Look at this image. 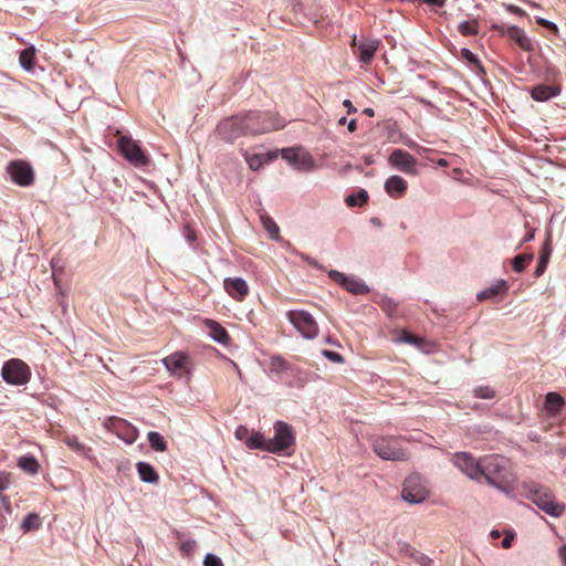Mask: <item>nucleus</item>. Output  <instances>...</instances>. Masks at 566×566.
Returning a JSON list of instances; mask_svg holds the SVG:
<instances>
[{"label":"nucleus","mask_w":566,"mask_h":566,"mask_svg":"<svg viewBox=\"0 0 566 566\" xmlns=\"http://www.w3.org/2000/svg\"><path fill=\"white\" fill-rule=\"evenodd\" d=\"M503 492H511L516 483L511 461L500 454L481 458V480Z\"/></svg>","instance_id":"f257e3e1"},{"label":"nucleus","mask_w":566,"mask_h":566,"mask_svg":"<svg viewBox=\"0 0 566 566\" xmlns=\"http://www.w3.org/2000/svg\"><path fill=\"white\" fill-rule=\"evenodd\" d=\"M522 489L525 497L545 513L554 517H559L564 513L565 505L556 501L555 495L548 488L535 482H524Z\"/></svg>","instance_id":"f03ea898"},{"label":"nucleus","mask_w":566,"mask_h":566,"mask_svg":"<svg viewBox=\"0 0 566 566\" xmlns=\"http://www.w3.org/2000/svg\"><path fill=\"white\" fill-rule=\"evenodd\" d=\"M273 438L269 439L268 452L291 455L296 442L293 427L285 421L277 420L273 424Z\"/></svg>","instance_id":"7ed1b4c3"},{"label":"nucleus","mask_w":566,"mask_h":566,"mask_svg":"<svg viewBox=\"0 0 566 566\" xmlns=\"http://www.w3.org/2000/svg\"><path fill=\"white\" fill-rule=\"evenodd\" d=\"M263 129L249 124L244 125L241 114H238L221 120L216 128V134L223 142L233 143L242 136H254L255 133Z\"/></svg>","instance_id":"20e7f679"},{"label":"nucleus","mask_w":566,"mask_h":566,"mask_svg":"<svg viewBox=\"0 0 566 566\" xmlns=\"http://www.w3.org/2000/svg\"><path fill=\"white\" fill-rule=\"evenodd\" d=\"M244 125L249 124L254 127L264 128L254 135L264 134L271 130L281 129L285 126V122L277 114L271 112L250 111L241 114Z\"/></svg>","instance_id":"39448f33"},{"label":"nucleus","mask_w":566,"mask_h":566,"mask_svg":"<svg viewBox=\"0 0 566 566\" xmlns=\"http://www.w3.org/2000/svg\"><path fill=\"white\" fill-rule=\"evenodd\" d=\"M374 452L384 460L405 461L407 452L400 446V440L395 437H377L373 441Z\"/></svg>","instance_id":"423d86ee"},{"label":"nucleus","mask_w":566,"mask_h":566,"mask_svg":"<svg viewBox=\"0 0 566 566\" xmlns=\"http://www.w3.org/2000/svg\"><path fill=\"white\" fill-rule=\"evenodd\" d=\"M1 376L6 382L14 386H21L29 382L31 378V369L23 360L19 358H11L3 364Z\"/></svg>","instance_id":"0eeeda50"},{"label":"nucleus","mask_w":566,"mask_h":566,"mask_svg":"<svg viewBox=\"0 0 566 566\" xmlns=\"http://www.w3.org/2000/svg\"><path fill=\"white\" fill-rule=\"evenodd\" d=\"M429 489L426 480L419 474H411L406 478L402 488V499L409 503H421L429 496Z\"/></svg>","instance_id":"6e6552de"},{"label":"nucleus","mask_w":566,"mask_h":566,"mask_svg":"<svg viewBox=\"0 0 566 566\" xmlns=\"http://www.w3.org/2000/svg\"><path fill=\"white\" fill-rule=\"evenodd\" d=\"M118 148L120 154L136 167H145L150 163V159L145 154L138 142L130 137L120 136L118 138Z\"/></svg>","instance_id":"1a4fd4ad"},{"label":"nucleus","mask_w":566,"mask_h":566,"mask_svg":"<svg viewBox=\"0 0 566 566\" xmlns=\"http://www.w3.org/2000/svg\"><path fill=\"white\" fill-rule=\"evenodd\" d=\"M286 317L305 338L313 339L317 337L318 325L308 312L289 311Z\"/></svg>","instance_id":"9d476101"},{"label":"nucleus","mask_w":566,"mask_h":566,"mask_svg":"<svg viewBox=\"0 0 566 566\" xmlns=\"http://www.w3.org/2000/svg\"><path fill=\"white\" fill-rule=\"evenodd\" d=\"M12 182L20 187H30L35 181V174L31 164L27 160H12L7 166Z\"/></svg>","instance_id":"9b49d317"},{"label":"nucleus","mask_w":566,"mask_h":566,"mask_svg":"<svg viewBox=\"0 0 566 566\" xmlns=\"http://www.w3.org/2000/svg\"><path fill=\"white\" fill-rule=\"evenodd\" d=\"M451 461L469 479L481 481V458L475 459L471 453L458 452Z\"/></svg>","instance_id":"f8f14e48"},{"label":"nucleus","mask_w":566,"mask_h":566,"mask_svg":"<svg viewBox=\"0 0 566 566\" xmlns=\"http://www.w3.org/2000/svg\"><path fill=\"white\" fill-rule=\"evenodd\" d=\"M107 427L112 430L119 439L130 444L136 441L138 437V430L128 421L112 417L107 421Z\"/></svg>","instance_id":"ddd939ff"},{"label":"nucleus","mask_w":566,"mask_h":566,"mask_svg":"<svg viewBox=\"0 0 566 566\" xmlns=\"http://www.w3.org/2000/svg\"><path fill=\"white\" fill-rule=\"evenodd\" d=\"M165 367L174 375H188L191 368V359L184 352H176L163 359Z\"/></svg>","instance_id":"4468645a"},{"label":"nucleus","mask_w":566,"mask_h":566,"mask_svg":"<svg viewBox=\"0 0 566 566\" xmlns=\"http://www.w3.org/2000/svg\"><path fill=\"white\" fill-rule=\"evenodd\" d=\"M379 41L370 39H361L357 41L356 36L352 40V48L358 60L363 64H370L376 51L378 50Z\"/></svg>","instance_id":"2eb2a0df"},{"label":"nucleus","mask_w":566,"mask_h":566,"mask_svg":"<svg viewBox=\"0 0 566 566\" xmlns=\"http://www.w3.org/2000/svg\"><path fill=\"white\" fill-rule=\"evenodd\" d=\"M389 164L408 175H417V160L403 149H395L388 159Z\"/></svg>","instance_id":"dca6fc26"},{"label":"nucleus","mask_w":566,"mask_h":566,"mask_svg":"<svg viewBox=\"0 0 566 566\" xmlns=\"http://www.w3.org/2000/svg\"><path fill=\"white\" fill-rule=\"evenodd\" d=\"M328 275L334 282L342 285L352 294H365L368 292V287L361 281L348 277L342 272L332 270Z\"/></svg>","instance_id":"f3484780"},{"label":"nucleus","mask_w":566,"mask_h":566,"mask_svg":"<svg viewBox=\"0 0 566 566\" xmlns=\"http://www.w3.org/2000/svg\"><path fill=\"white\" fill-rule=\"evenodd\" d=\"M226 292L235 301L242 302L249 294V285L241 277H227L223 281Z\"/></svg>","instance_id":"a211bd4d"},{"label":"nucleus","mask_w":566,"mask_h":566,"mask_svg":"<svg viewBox=\"0 0 566 566\" xmlns=\"http://www.w3.org/2000/svg\"><path fill=\"white\" fill-rule=\"evenodd\" d=\"M559 85L538 84L531 90V96L537 102H545L560 94Z\"/></svg>","instance_id":"6ab92c4d"},{"label":"nucleus","mask_w":566,"mask_h":566,"mask_svg":"<svg viewBox=\"0 0 566 566\" xmlns=\"http://www.w3.org/2000/svg\"><path fill=\"white\" fill-rule=\"evenodd\" d=\"M407 188V181L400 176H391L385 182V190L391 198L402 197Z\"/></svg>","instance_id":"aec40b11"},{"label":"nucleus","mask_w":566,"mask_h":566,"mask_svg":"<svg viewBox=\"0 0 566 566\" xmlns=\"http://www.w3.org/2000/svg\"><path fill=\"white\" fill-rule=\"evenodd\" d=\"M565 405V399L557 392H548L545 396V411L549 417H556L560 413Z\"/></svg>","instance_id":"412c9836"},{"label":"nucleus","mask_w":566,"mask_h":566,"mask_svg":"<svg viewBox=\"0 0 566 566\" xmlns=\"http://www.w3.org/2000/svg\"><path fill=\"white\" fill-rule=\"evenodd\" d=\"M205 326L209 332V335L220 344H228L230 336L227 329L213 319H205Z\"/></svg>","instance_id":"4be33fe9"},{"label":"nucleus","mask_w":566,"mask_h":566,"mask_svg":"<svg viewBox=\"0 0 566 566\" xmlns=\"http://www.w3.org/2000/svg\"><path fill=\"white\" fill-rule=\"evenodd\" d=\"M507 35L510 36V39L515 41L521 49H523L525 51L533 50V43H532L531 39H528V36L526 35L524 30H522L521 28H518L516 25L510 27L507 29Z\"/></svg>","instance_id":"5701e85b"},{"label":"nucleus","mask_w":566,"mask_h":566,"mask_svg":"<svg viewBox=\"0 0 566 566\" xmlns=\"http://www.w3.org/2000/svg\"><path fill=\"white\" fill-rule=\"evenodd\" d=\"M245 160L252 170L260 169L264 164L273 161L276 157V153L268 154H244Z\"/></svg>","instance_id":"b1692460"},{"label":"nucleus","mask_w":566,"mask_h":566,"mask_svg":"<svg viewBox=\"0 0 566 566\" xmlns=\"http://www.w3.org/2000/svg\"><path fill=\"white\" fill-rule=\"evenodd\" d=\"M18 467L30 475H35L40 471V463L33 455H22L18 459Z\"/></svg>","instance_id":"393cba45"},{"label":"nucleus","mask_w":566,"mask_h":566,"mask_svg":"<svg viewBox=\"0 0 566 566\" xmlns=\"http://www.w3.org/2000/svg\"><path fill=\"white\" fill-rule=\"evenodd\" d=\"M507 290V284L504 280L499 281L495 285L486 287L478 294V300L484 301L492 298L499 294L505 293Z\"/></svg>","instance_id":"a878e982"},{"label":"nucleus","mask_w":566,"mask_h":566,"mask_svg":"<svg viewBox=\"0 0 566 566\" xmlns=\"http://www.w3.org/2000/svg\"><path fill=\"white\" fill-rule=\"evenodd\" d=\"M20 65L27 70L32 71L35 65V49L34 46H29L22 50L19 54Z\"/></svg>","instance_id":"bb28decb"},{"label":"nucleus","mask_w":566,"mask_h":566,"mask_svg":"<svg viewBox=\"0 0 566 566\" xmlns=\"http://www.w3.org/2000/svg\"><path fill=\"white\" fill-rule=\"evenodd\" d=\"M137 471L140 476V479L148 483H155L158 481L159 476L156 473L155 469L146 463V462H138L137 463Z\"/></svg>","instance_id":"cd10ccee"},{"label":"nucleus","mask_w":566,"mask_h":566,"mask_svg":"<svg viewBox=\"0 0 566 566\" xmlns=\"http://www.w3.org/2000/svg\"><path fill=\"white\" fill-rule=\"evenodd\" d=\"M269 439L264 437L261 432H253L245 441V446L249 449H259L263 451H268Z\"/></svg>","instance_id":"c85d7f7f"},{"label":"nucleus","mask_w":566,"mask_h":566,"mask_svg":"<svg viewBox=\"0 0 566 566\" xmlns=\"http://www.w3.org/2000/svg\"><path fill=\"white\" fill-rule=\"evenodd\" d=\"M551 254H552V249L549 248L548 242H546L542 249L538 263L534 271V275L536 277H539L545 272L548 261H549V258H551Z\"/></svg>","instance_id":"c756f323"},{"label":"nucleus","mask_w":566,"mask_h":566,"mask_svg":"<svg viewBox=\"0 0 566 566\" xmlns=\"http://www.w3.org/2000/svg\"><path fill=\"white\" fill-rule=\"evenodd\" d=\"M290 368V365L281 356H272L269 361V370L274 374H282Z\"/></svg>","instance_id":"7c9ffc66"},{"label":"nucleus","mask_w":566,"mask_h":566,"mask_svg":"<svg viewBox=\"0 0 566 566\" xmlns=\"http://www.w3.org/2000/svg\"><path fill=\"white\" fill-rule=\"evenodd\" d=\"M148 442L150 447L156 451L164 452L167 450V442L165 441L164 437L156 431H150L148 433Z\"/></svg>","instance_id":"2f4dec72"},{"label":"nucleus","mask_w":566,"mask_h":566,"mask_svg":"<svg viewBox=\"0 0 566 566\" xmlns=\"http://www.w3.org/2000/svg\"><path fill=\"white\" fill-rule=\"evenodd\" d=\"M459 31L464 36L476 35L479 33V23L476 20L464 21L459 24Z\"/></svg>","instance_id":"473e14b6"},{"label":"nucleus","mask_w":566,"mask_h":566,"mask_svg":"<svg viewBox=\"0 0 566 566\" xmlns=\"http://www.w3.org/2000/svg\"><path fill=\"white\" fill-rule=\"evenodd\" d=\"M533 260V254H518L513 259V270L521 273Z\"/></svg>","instance_id":"72a5a7b5"},{"label":"nucleus","mask_w":566,"mask_h":566,"mask_svg":"<svg viewBox=\"0 0 566 566\" xmlns=\"http://www.w3.org/2000/svg\"><path fill=\"white\" fill-rule=\"evenodd\" d=\"M263 228L269 232L272 239H276L279 237V227L274 222L272 218L269 216L262 214L260 217Z\"/></svg>","instance_id":"f704fd0d"},{"label":"nucleus","mask_w":566,"mask_h":566,"mask_svg":"<svg viewBox=\"0 0 566 566\" xmlns=\"http://www.w3.org/2000/svg\"><path fill=\"white\" fill-rule=\"evenodd\" d=\"M399 342L410 344L416 347H420L423 343V339L408 331H401L399 337Z\"/></svg>","instance_id":"c9c22d12"},{"label":"nucleus","mask_w":566,"mask_h":566,"mask_svg":"<svg viewBox=\"0 0 566 566\" xmlns=\"http://www.w3.org/2000/svg\"><path fill=\"white\" fill-rule=\"evenodd\" d=\"M39 527H40V517L35 513L28 514L22 522V528L24 532L38 530Z\"/></svg>","instance_id":"e433bc0d"},{"label":"nucleus","mask_w":566,"mask_h":566,"mask_svg":"<svg viewBox=\"0 0 566 566\" xmlns=\"http://www.w3.org/2000/svg\"><path fill=\"white\" fill-rule=\"evenodd\" d=\"M368 199L367 192L365 190H361L358 196H348L346 198V203L348 207H356L364 205Z\"/></svg>","instance_id":"4c0bfd02"},{"label":"nucleus","mask_w":566,"mask_h":566,"mask_svg":"<svg viewBox=\"0 0 566 566\" xmlns=\"http://www.w3.org/2000/svg\"><path fill=\"white\" fill-rule=\"evenodd\" d=\"M295 166L300 170H311L314 167L313 158L308 154L300 155Z\"/></svg>","instance_id":"58836bf2"},{"label":"nucleus","mask_w":566,"mask_h":566,"mask_svg":"<svg viewBox=\"0 0 566 566\" xmlns=\"http://www.w3.org/2000/svg\"><path fill=\"white\" fill-rule=\"evenodd\" d=\"M407 552H408V553L410 554V556H412V557L416 559V562H417L418 564H420L421 566H430V565H431V563H432V560H431L429 557H427L426 555H423V554H421V553L416 552V551H415L413 548H411V547H408V548H407Z\"/></svg>","instance_id":"ea45409f"},{"label":"nucleus","mask_w":566,"mask_h":566,"mask_svg":"<svg viewBox=\"0 0 566 566\" xmlns=\"http://www.w3.org/2000/svg\"><path fill=\"white\" fill-rule=\"evenodd\" d=\"M495 392L489 386H480L474 389V396L481 399H492Z\"/></svg>","instance_id":"a19ab883"},{"label":"nucleus","mask_w":566,"mask_h":566,"mask_svg":"<svg viewBox=\"0 0 566 566\" xmlns=\"http://www.w3.org/2000/svg\"><path fill=\"white\" fill-rule=\"evenodd\" d=\"M462 57L475 67L483 69L478 56L468 49L461 50Z\"/></svg>","instance_id":"79ce46f5"},{"label":"nucleus","mask_w":566,"mask_h":566,"mask_svg":"<svg viewBox=\"0 0 566 566\" xmlns=\"http://www.w3.org/2000/svg\"><path fill=\"white\" fill-rule=\"evenodd\" d=\"M203 566H224L220 557L214 554H207L203 559Z\"/></svg>","instance_id":"37998d69"},{"label":"nucleus","mask_w":566,"mask_h":566,"mask_svg":"<svg viewBox=\"0 0 566 566\" xmlns=\"http://www.w3.org/2000/svg\"><path fill=\"white\" fill-rule=\"evenodd\" d=\"M298 156L300 155L294 149H282V157L293 165H295V163L298 161Z\"/></svg>","instance_id":"c03bdc74"},{"label":"nucleus","mask_w":566,"mask_h":566,"mask_svg":"<svg viewBox=\"0 0 566 566\" xmlns=\"http://www.w3.org/2000/svg\"><path fill=\"white\" fill-rule=\"evenodd\" d=\"M536 22L541 27H544V28L548 29L555 35H557L558 32H559L558 27L555 23H553V22H551V21H548V20H546L544 18H537Z\"/></svg>","instance_id":"a18cd8bd"},{"label":"nucleus","mask_w":566,"mask_h":566,"mask_svg":"<svg viewBox=\"0 0 566 566\" xmlns=\"http://www.w3.org/2000/svg\"><path fill=\"white\" fill-rule=\"evenodd\" d=\"M11 484V474L4 471L0 472V492L8 489Z\"/></svg>","instance_id":"49530a36"},{"label":"nucleus","mask_w":566,"mask_h":566,"mask_svg":"<svg viewBox=\"0 0 566 566\" xmlns=\"http://www.w3.org/2000/svg\"><path fill=\"white\" fill-rule=\"evenodd\" d=\"M250 431L247 427L244 426H239L235 431H234V436L238 440H245L250 437Z\"/></svg>","instance_id":"de8ad7c7"},{"label":"nucleus","mask_w":566,"mask_h":566,"mask_svg":"<svg viewBox=\"0 0 566 566\" xmlns=\"http://www.w3.org/2000/svg\"><path fill=\"white\" fill-rule=\"evenodd\" d=\"M324 355L332 361L343 363V356L336 352L325 350Z\"/></svg>","instance_id":"09e8293b"},{"label":"nucleus","mask_w":566,"mask_h":566,"mask_svg":"<svg viewBox=\"0 0 566 566\" xmlns=\"http://www.w3.org/2000/svg\"><path fill=\"white\" fill-rule=\"evenodd\" d=\"M507 10L513 13V14H516V15H520V17H526L527 13L520 7L517 6H514V4H510L507 7Z\"/></svg>","instance_id":"8fccbe9b"},{"label":"nucleus","mask_w":566,"mask_h":566,"mask_svg":"<svg viewBox=\"0 0 566 566\" xmlns=\"http://www.w3.org/2000/svg\"><path fill=\"white\" fill-rule=\"evenodd\" d=\"M195 546V541H186L181 544V551L188 554L193 551Z\"/></svg>","instance_id":"3c124183"},{"label":"nucleus","mask_w":566,"mask_h":566,"mask_svg":"<svg viewBox=\"0 0 566 566\" xmlns=\"http://www.w3.org/2000/svg\"><path fill=\"white\" fill-rule=\"evenodd\" d=\"M512 542H513V535L506 534V536L502 541V547L510 548L512 546Z\"/></svg>","instance_id":"603ef678"},{"label":"nucleus","mask_w":566,"mask_h":566,"mask_svg":"<svg viewBox=\"0 0 566 566\" xmlns=\"http://www.w3.org/2000/svg\"><path fill=\"white\" fill-rule=\"evenodd\" d=\"M186 238L189 242H193L196 240V232L190 229L189 227H186L185 229Z\"/></svg>","instance_id":"864d4df0"},{"label":"nucleus","mask_w":566,"mask_h":566,"mask_svg":"<svg viewBox=\"0 0 566 566\" xmlns=\"http://www.w3.org/2000/svg\"><path fill=\"white\" fill-rule=\"evenodd\" d=\"M343 105L347 108V114L356 113L357 109L349 99H345Z\"/></svg>","instance_id":"5fc2aeb1"},{"label":"nucleus","mask_w":566,"mask_h":566,"mask_svg":"<svg viewBox=\"0 0 566 566\" xmlns=\"http://www.w3.org/2000/svg\"><path fill=\"white\" fill-rule=\"evenodd\" d=\"M558 555H559V558L562 559L563 565L566 566V545H563L559 548Z\"/></svg>","instance_id":"6e6d98bb"},{"label":"nucleus","mask_w":566,"mask_h":566,"mask_svg":"<svg viewBox=\"0 0 566 566\" xmlns=\"http://www.w3.org/2000/svg\"><path fill=\"white\" fill-rule=\"evenodd\" d=\"M422 1L428 4L436 6V7H443L444 2H446V0H422Z\"/></svg>","instance_id":"4d7b16f0"},{"label":"nucleus","mask_w":566,"mask_h":566,"mask_svg":"<svg viewBox=\"0 0 566 566\" xmlns=\"http://www.w3.org/2000/svg\"><path fill=\"white\" fill-rule=\"evenodd\" d=\"M347 129H348L350 133H354V132L357 129V120H356V119H352V120L348 123Z\"/></svg>","instance_id":"13d9d810"},{"label":"nucleus","mask_w":566,"mask_h":566,"mask_svg":"<svg viewBox=\"0 0 566 566\" xmlns=\"http://www.w3.org/2000/svg\"><path fill=\"white\" fill-rule=\"evenodd\" d=\"M363 113L369 117H374L375 116V111L371 108V107H366Z\"/></svg>","instance_id":"bf43d9fd"},{"label":"nucleus","mask_w":566,"mask_h":566,"mask_svg":"<svg viewBox=\"0 0 566 566\" xmlns=\"http://www.w3.org/2000/svg\"><path fill=\"white\" fill-rule=\"evenodd\" d=\"M364 161H365V164H366V165H371V164H374L373 156H370V155H366V156L364 157Z\"/></svg>","instance_id":"052dcab7"},{"label":"nucleus","mask_w":566,"mask_h":566,"mask_svg":"<svg viewBox=\"0 0 566 566\" xmlns=\"http://www.w3.org/2000/svg\"><path fill=\"white\" fill-rule=\"evenodd\" d=\"M437 164L440 166V167H447L449 164L446 159L443 158H440Z\"/></svg>","instance_id":"680f3d73"},{"label":"nucleus","mask_w":566,"mask_h":566,"mask_svg":"<svg viewBox=\"0 0 566 566\" xmlns=\"http://www.w3.org/2000/svg\"><path fill=\"white\" fill-rule=\"evenodd\" d=\"M500 536H501V533L499 531L494 530V531L491 532V537L492 538L496 539Z\"/></svg>","instance_id":"e2e57ef3"},{"label":"nucleus","mask_w":566,"mask_h":566,"mask_svg":"<svg viewBox=\"0 0 566 566\" xmlns=\"http://www.w3.org/2000/svg\"><path fill=\"white\" fill-rule=\"evenodd\" d=\"M533 237H534L533 231H530V232H527V233H526V235H525V238H524V241H525V242H526V241H530V240H532V239H533Z\"/></svg>","instance_id":"0e129e2a"},{"label":"nucleus","mask_w":566,"mask_h":566,"mask_svg":"<svg viewBox=\"0 0 566 566\" xmlns=\"http://www.w3.org/2000/svg\"><path fill=\"white\" fill-rule=\"evenodd\" d=\"M347 122L346 117H342L338 119V125H345Z\"/></svg>","instance_id":"69168bd1"},{"label":"nucleus","mask_w":566,"mask_h":566,"mask_svg":"<svg viewBox=\"0 0 566 566\" xmlns=\"http://www.w3.org/2000/svg\"><path fill=\"white\" fill-rule=\"evenodd\" d=\"M388 127H390V128H392V129H394V128H397V123H396V122H389V123H388Z\"/></svg>","instance_id":"338daca9"},{"label":"nucleus","mask_w":566,"mask_h":566,"mask_svg":"<svg viewBox=\"0 0 566 566\" xmlns=\"http://www.w3.org/2000/svg\"><path fill=\"white\" fill-rule=\"evenodd\" d=\"M0 499H1V501H2L3 503H7V502L9 503V499H8V496L0 495Z\"/></svg>","instance_id":"774afa93"}]
</instances>
